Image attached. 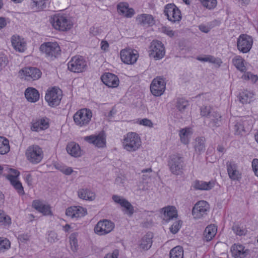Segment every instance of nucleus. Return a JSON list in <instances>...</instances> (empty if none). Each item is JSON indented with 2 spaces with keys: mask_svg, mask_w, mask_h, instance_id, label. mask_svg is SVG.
Returning <instances> with one entry per match:
<instances>
[{
  "mask_svg": "<svg viewBox=\"0 0 258 258\" xmlns=\"http://www.w3.org/2000/svg\"><path fill=\"white\" fill-rule=\"evenodd\" d=\"M90 33L93 36H97L101 33V29L98 27L93 26L90 28Z\"/></svg>",
  "mask_w": 258,
  "mask_h": 258,
  "instance_id": "obj_60",
  "label": "nucleus"
},
{
  "mask_svg": "<svg viewBox=\"0 0 258 258\" xmlns=\"http://www.w3.org/2000/svg\"><path fill=\"white\" fill-rule=\"evenodd\" d=\"M213 110L209 106H203L201 108V114L207 118Z\"/></svg>",
  "mask_w": 258,
  "mask_h": 258,
  "instance_id": "obj_55",
  "label": "nucleus"
},
{
  "mask_svg": "<svg viewBox=\"0 0 258 258\" xmlns=\"http://www.w3.org/2000/svg\"><path fill=\"white\" fill-rule=\"evenodd\" d=\"M205 121L210 126L217 127L220 125L222 121V115L217 111L214 110Z\"/></svg>",
  "mask_w": 258,
  "mask_h": 258,
  "instance_id": "obj_27",
  "label": "nucleus"
},
{
  "mask_svg": "<svg viewBox=\"0 0 258 258\" xmlns=\"http://www.w3.org/2000/svg\"><path fill=\"white\" fill-rule=\"evenodd\" d=\"M92 111L87 108H83L77 111L74 115L75 123L79 127L88 125L92 117Z\"/></svg>",
  "mask_w": 258,
  "mask_h": 258,
  "instance_id": "obj_4",
  "label": "nucleus"
},
{
  "mask_svg": "<svg viewBox=\"0 0 258 258\" xmlns=\"http://www.w3.org/2000/svg\"><path fill=\"white\" fill-rule=\"evenodd\" d=\"M164 14L168 20L172 23L179 22L182 18L180 10L173 4H169L165 6Z\"/></svg>",
  "mask_w": 258,
  "mask_h": 258,
  "instance_id": "obj_9",
  "label": "nucleus"
},
{
  "mask_svg": "<svg viewBox=\"0 0 258 258\" xmlns=\"http://www.w3.org/2000/svg\"><path fill=\"white\" fill-rule=\"evenodd\" d=\"M243 123L242 122H237L234 125V133L236 135H241L244 132Z\"/></svg>",
  "mask_w": 258,
  "mask_h": 258,
  "instance_id": "obj_54",
  "label": "nucleus"
},
{
  "mask_svg": "<svg viewBox=\"0 0 258 258\" xmlns=\"http://www.w3.org/2000/svg\"><path fill=\"white\" fill-rule=\"evenodd\" d=\"M11 247V242L6 238L0 237V253L5 252Z\"/></svg>",
  "mask_w": 258,
  "mask_h": 258,
  "instance_id": "obj_47",
  "label": "nucleus"
},
{
  "mask_svg": "<svg viewBox=\"0 0 258 258\" xmlns=\"http://www.w3.org/2000/svg\"><path fill=\"white\" fill-rule=\"evenodd\" d=\"M11 223L10 217L3 211L0 210V225H9Z\"/></svg>",
  "mask_w": 258,
  "mask_h": 258,
  "instance_id": "obj_51",
  "label": "nucleus"
},
{
  "mask_svg": "<svg viewBox=\"0 0 258 258\" xmlns=\"http://www.w3.org/2000/svg\"><path fill=\"white\" fill-rule=\"evenodd\" d=\"M27 160L33 164H37L41 162L44 157L42 149L38 145H33L27 148L25 151Z\"/></svg>",
  "mask_w": 258,
  "mask_h": 258,
  "instance_id": "obj_3",
  "label": "nucleus"
},
{
  "mask_svg": "<svg viewBox=\"0 0 258 258\" xmlns=\"http://www.w3.org/2000/svg\"><path fill=\"white\" fill-rule=\"evenodd\" d=\"M78 236V233L74 232L72 233L69 237V246L73 252H76L79 249Z\"/></svg>",
  "mask_w": 258,
  "mask_h": 258,
  "instance_id": "obj_37",
  "label": "nucleus"
},
{
  "mask_svg": "<svg viewBox=\"0 0 258 258\" xmlns=\"http://www.w3.org/2000/svg\"><path fill=\"white\" fill-rule=\"evenodd\" d=\"M61 96V90L57 87H52L47 90L45 99L49 106H54L58 105Z\"/></svg>",
  "mask_w": 258,
  "mask_h": 258,
  "instance_id": "obj_13",
  "label": "nucleus"
},
{
  "mask_svg": "<svg viewBox=\"0 0 258 258\" xmlns=\"http://www.w3.org/2000/svg\"><path fill=\"white\" fill-rule=\"evenodd\" d=\"M87 213V209L81 206L70 207L66 211V215L72 218H81L85 216Z\"/></svg>",
  "mask_w": 258,
  "mask_h": 258,
  "instance_id": "obj_23",
  "label": "nucleus"
},
{
  "mask_svg": "<svg viewBox=\"0 0 258 258\" xmlns=\"http://www.w3.org/2000/svg\"><path fill=\"white\" fill-rule=\"evenodd\" d=\"M41 53L48 57H56L60 53L61 50L56 42H47L42 43L39 48Z\"/></svg>",
  "mask_w": 258,
  "mask_h": 258,
  "instance_id": "obj_8",
  "label": "nucleus"
},
{
  "mask_svg": "<svg viewBox=\"0 0 258 258\" xmlns=\"http://www.w3.org/2000/svg\"><path fill=\"white\" fill-rule=\"evenodd\" d=\"M109 44L106 40H102L100 43V49L103 52H107L109 50Z\"/></svg>",
  "mask_w": 258,
  "mask_h": 258,
  "instance_id": "obj_62",
  "label": "nucleus"
},
{
  "mask_svg": "<svg viewBox=\"0 0 258 258\" xmlns=\"http://www.w3.org/2000/svg\"><path fill=\"white\" fill-rule=\"evenodd\" d=\"M101 80L105 85L110 88H116L119 84L118 78L110 73L104 74L101 76Z\"/></svg>",
  "mask_w": 258,
  "mask_h": 258,
  "instance_id": "obj_25",
  "label": "nucleus"
},
{
  "mask_svg": "<svg viewBox=\"0 0 258 258\" xmlns=\"http://www.w3.org/2000/svg\"><path fill=\"white\" fill-rule=\"evenodd\" d=\"M170 170L172 173L179 175L182 173L183 168L182 157L179 154H173L169 161Z\"/></svg>",
  "mask_w": 258,
  "mask_h": 258,
  "instance_id": "obj_15",
  "label": "nucleus"
},
{
  "mask_svg": "<svg viewBox=\"0 0 258 258\" xmlns=\"http://www.w3.org/2000/svg\"><path fill=\"white\" fill-rule=\"evenodd\" d=\"M68 69L75 73H81L84 72L87 67V64L84 59L79 56H75L72 58L68 64Z\"/></svg>",
  "mask_w": 258,
  "mask_h": 258,
  "instance_id": "obj_16",
  "label": "nucleus"
},
{
  "mask_svg": "<svg viewBox=\"0 0 258 258\" xmlns=\"http://www.w3.org/2000/svg\"><path fill=\"white\" fill-rule=\"evenodd\" d=\"M122 148L128 152H135L142 147V142L140 135L135 132L125 134L121 140Z\"/></svg>",
  "mask_w": 258,
  "mask_h": 258,
  "instance_id": "obj_2",
  "label": "nucleus"
},
{
  "mask_svg": "<svg viewBox=\"0 0 258 258\" xmlns=\"http://www.w3.org/2000/svg\"><path fill=\"white\" fill-rule=\"evenodd\" d=\"M163 220L168 222L174 218H177L178 216L177 210L176 208L173 206H167L162 208L160 210Z\"/></svg>",
  "mask_w": 258,
  "mask_h": 258,
  "instance_id": "obj_24",
  "label": "nucleus"
},
{
  "mask_svg": "<svg viewBox=\"0 0 258 258\" xmlns=\"http://www.w3.org/2000/svg\"><path fill=\"white\" fill-rule=\"evenodd\" d=\"M188 106V102L184 99H179L178 100L176 104L177 109L180 112H184Z\"/></svg>",
  "mask_w": 258,
  "mask_h": 258,
  "instance_id": "obj_53",
  "label": "nucleus"
},
{
  "mask_svg": "<svg viewBox=\"0 0 258 258\" xmlns=\"http://www.w3.org/2000/svg\"><path fill=\"white\" fill-rule=\"evenodd\" d=\"M166 83L163 78L157 77L154 79L150 85V90L155 96H160L164 92Z\"/></svg>",
  "mask_w": 258,
  "mask_h": 258,
  "instance_id": "obj_18",
  "label": "nucleus"
},
{
  "mask_svg": "<svg viewBox=\"0 0 258 258\" xmlns=\"http://www.w3.org/2000/svg\"><path fill=\"white\" fill-rule=\"evenodd\" d=\"M153 234L148 233L141 239L139 248L141 251H146L150 249L152 244Z\"/></svg>",
  "mask_w": 258,
  "mask_h": 258,
  "instance_id": "obj_29",
  "label": "nucleus"
},
{
  "mask_svg": "<svg viewBox=\"0 0 258 258\" xmlns=\"http://www.w3.org/2000/svg\"><path fill=\"white\" fill-rule=\"evenodd\" d=\"M252 170L255 175L258 177V159H254L252 162Z\"/></svg>",
  "mask_w": 258,
  "mask_h": 258,
  "instance_id": "obj_63",
  "label": "nucleus"
},
{
  "mask_svg": "<svg viewBox=\"0 0 258 258\" xmlns=\"http://www.w3.org/2000/svg\"><path fill=\"white\" fill-rule=\"evenodd\" d=\"M119 252L117 250H114L111 252L107 253L104 258H118Z\"/></svg>",
  "mask_w": 258,
  "mask_h": 258,
  "instance_id": "obj_64",
  "label": "nucleus"
},
{
  "mask_svg": "<svg viewBox=\"0 0 258 258\" xmlns=\"http://www.w3.org/2000/svg\"><path fill=\"white\" fill-rule=\"evenodd\" d=\"M115 225L112 221L103 219L97 222L94 228L95 234L99 236L105 235L113 231Z\"/></svg>",
  "mask_w": 258,
  "mask_h": 258,
  "instance_id": "obj_14",
  "label": "nucleus"
},
{
  "mask_svg": "<svg viewBox=\"0 0 258 258\" xmlns=\"http://www.w3.org/2000/svg\"><path fill=\"white\" fill-rule=\"evenodd\" d=\"M116 9L118 15L125 18H131L135 15V10L126 2L119 3Z\"/></svg>",
  "mask_w": 258,
  "mask_h": 258,
  "instance_id": "obj_19",
  "label": "nucleus"
},
{
  "mask_svg": "<svg viewBox=\"0 0 258 258\" xmlns=\"http://www.w3.org/2000/svg\"><path fill=\"white\" fill-rule=\"evenodd\" d=\"M8 60L6 55L0 54V72L7 66Z\"/></svg>",
  "mask_w": 258,
  "mask_h": 258,
  "instance_id": "obj_58",
  "label": "nucleus"
},
{
  "mask_svg": "<svg viewBox=\"0 0 258 258\" xmlns=\"http://www.w3.org/2000/svg\"><path fill=\"white\" fill-rule=\"evenodd\" d=\"M192 133V130L190 127H185L180 130L179 136L180 142L184 145L188 144Z\"/></svg>",
  "mask_w": 258,
  "mask_h": 258,
  "instance_id": "obj_34",
  "label": "nucleus"
},
{
  "mask_svg": "<svg viewBox=\"0 0 258 258\" xmlns=\"http://www.w3.org/2000/svg\"><path fill=\"white\" fill-rule=\"evenodd\" d=\"M246 250H244L241 245H234L231 248V252L235 258H243L245 255Z\"/></svg>",
  "mask_w": 258,
  "mask_h": 258,
  "instance_id": "obj_38",
  "label": "nucleus"
},
{
  "mask_svg": "<svg viewBox=\"0 0 258 258\" xmlns=\"http://www.w3.org/2000/svg\"><path fill=\"white\" fill-rule=\"evenodd\" d=\"M49 121L47 118H41L32 123L31 129L34 132H39L48 128Z\"/></svg>",
  "mask_w": 258,
  "mask_h": 258,
  "instance_id": "obj_31",
  "label": "nucleus"
},
{
  "mask_svg": "<svg viewBox=\"0 0 258 258\" xmlns=\"http://www.w3.org/2000/svg\"><path fill=\"white\" fill-rule=\"evenodd\" d=\"M66 150L70 155L75 158L80 157L84 154L83 151L79 144L75 142L68 143L66 147Z\"/></svg>",
  "mask_w": 258,
  "mask_h": 258,
  "instance_id": "obj_26",
  "label": "nucleus"
},
{
  "mask_svg": "<svg viewBox=\"0 0 258 258\" xmlns=\"http://www.w3.org/2000/svg\"><path fill=\"white\" fill-rule=\"evenodd\" d=\"M232 63L238 71L241 72H245L247 70L246 62L241 56H234L232 58Z\"/></svg>",
  "mask_w": 258,
  "mask_h": 258,
  "instance_id": "obj_35",
  "label": "nucleus"
},
{
  "mask_svg": "<svg viewBox=\"0 0 258 258\" xmlns=\"http://www.w3.org/2000/svg\"><path fill=\"white\" fill-rule=\"evenodd\" d=\"M54 167L55 169L59 170L63 174L66 175H70L73 172V170L72 167H68L64 165L55 164L54 165Z\"/></svg>",
  "mask_w": 258,
  "mask_h": 258,
  "instance_id": "obj_46",
  "label": "nucleus"
},
{
  "mask_svg": "<svg viewBox=\"0 0 258 258\" xmlns=\"http://www.w3.org/2000/svg\"><path fill=\"white\" fill-rule=\"evenodd\" d=\"M217 228L214 225H210L208 226L204 231V237L207 241L211 240L216 235L217 233Z\"/></svg>",
  "mask_w": 258,
  "mask_h": 258,
  "instance_id": "obj_41",
  "label": "nucleus"
},
{
  "mask_svg": "<svg viewBox=\"0 0 258 258\" xmlns=\"http://www.w3.org/2000/svg\"><path fill=\"white\" fill-rule=\"evenodd\" d=\"M19 175L20 173L18 171L11 168L9 169V174L7 175L6 177L9 180L18 178Z\"/></svg>",
  "mask_w": 258,
  "mask_h": 258,
  "instance_id": "obj_56",
  "label": "nucleus"
},
{
  "mask_svg": "<svg viewBox=\"0 0 258 258\" xmlns=\"http://www.w3.org/2000/svg\"><path fill=\"white\" fill-rule=\"evenodd\" d=\"M210 209V205L205 201H200L196 203L192 209V215L195 220L202 219L207 214Z\"/></svg>",
  "mask_w": 258,
  "mask_h": 258,
  "instance_id": "obj_10",
  "label": "nucleus"
},
{
  "mask_svg": "<svg viewBox=\"0 0 258 258\" xmlns=\"http://www.w3.org/2000/svg\"><path fill=\"white\" fill-rule=\"evenodd\" d=\"M46 238L47 241L51 243H55L59 240L58 234L53 230L48 231Z\"/></svg>",
  "mask_w": 258,
  "mask_h": 258,
  "instance_id": "obj_50",
  "label": "nucleus"
},
{
  "mask_svg": "<svg viewBox=\"0 0 258 258\" xmlns=\"http://www.w3.org/2000/svg\"><path fill=\"white\" fill-rule=\"evenodd\" d=\"M10 151V145L9 140L4 137L0 136V154L6 155Z\"/></svg>",
  "mask_w": 258,
  "mask_h": 258,
  "instance_id": "obj_39",
  "label": "nucleus"
},
{
  "mask_svg": "<svg viewBox=\"0 0 258 258\" xmlns=\"http://www.w3.org/2000/svg\"><path fill=\"white\" fill-rule=\"evenodd\" d=\"M198 60L203 62H209L218 67L221 66L222 63V61L220 58L215 57L210 55L199 57Z\"/></svg>",
  "mask_w": 258,
  "mask_h": 258,
  "instance_id": "obj_40",
  "label": "nucleus"
},
{
  "mask_svg": "<svg viewBox=\"0 0 258 258\" xmlns=\"http://www.w3.org/2000/svg\"><path fill=\"white\" fill-rule=\"evenodd\" d=\"M214 181H205L196 180L192 183V187L197 190H209L211 189L215 185Z\"/></svg>",
  "mask_w": 258,
  "mask_h": 258,
  "instance_id": "obj_30",
  "label": "nucleus"
},
{
  "mask_svg": "<svg viewBox=\"0 0 258 258\" xmlns=\"http://www.w3.org/2000/svg\"><path fill=\"white\" fill-rule=\"evenodd\" d=\"M181 227V224L179 221H176L174 222L171 227L170 228V230L171 232L173 234L176 233L179 230Z\"/></svg>",
  "mask_w": 258,
  "mask_h": 258,
  "instance_id": "obj_59",
  "label": "nucleus"
},
{
  "mask_svg": "<svg viewBox=\"0 0 258 258\" xmlns=\"http://www.w3.org/2000/svg\"><path fill=\"white\" fill-rule=\"evenodd\" d=\"M19 75L22 79L27 81L36 80L40 78V71L35 68H24L20 70Z\"/></svg>",
  "mask_w": 258,
  "mask_h": 258,
  "instance_id": "obj_17",
  "label": "nucleus"
},
{
  "mask_svg": "<svg viewBox=\"0 0 258 258\" xmlns=\"http://www.w3.org/2000/svg\"><path fill=\"white\" fill-rule=\"evenodd\" d=\"M253 38L249 35L242 34L237 39V48L243 53L250 51L253 45Z\"/></svg>",
  "mask_w": 258,
  "mask_h": 258,
  "instance_id": "obj_12",
  "label": "nucleus"
},
{
  "mask_svg": "<svg viewBox=\"0 0 258 258\" xmlns=\"http://www.w3.org/2000/svg\"><path fill=\"white\" fill-rule=\"evenodd\" d=\"M12 47L17 52L22 53L26 49V42L24 39L18 35H13L11 38Z\"/></svg>",
  "mask_w": 258,
  "mask_h": 258,
  "instance_id": "obj_22",
  "label": "nucleus"
},
{
  "mask_svg": "<svg viewBox=\"0 0 258 258\" xmlns=\"http://www.w3.org/2000/svg\"><path fill=\"white\" fill-rule=\"evenodd\" d=\"M161 31L168 36L169 37H172L173 36H175L177 35V33L175 31H173L170 28H168L167 27H163L161 28Z\"/></svg>",
  "mask_w": 258,
  "mask_h": 258,
  "instance_id": "obj_57",
  "label": "nucleus"
},
{
  "mask_svg": "<svg viewBox=\"0 0 258 258\" xmlns=\"http://www.w3.org/2000/svg\"><path fill=\"white\" fill-rule=\"evenodd\" d=\"M9 181L20 195L23 196L25 194L24 188L18 178L9 180Z\"/></svg>",
  "mask_w": 258,
  "mask_h": 258,
  "instance_id": "obj_45",
  "label": "nucleus"
},
{
  "mask_svg": "<svg viewBox=\"0 0 258 258\" xmlns=\"http://www.w3.org/2000/svg\"><path fill=\"white\" fill-rule=\"evenodd\" d=\"M48 0H31V7L36 11H40L46 8Z\"/></svg>",
  "mask_w": 258,
  "mask_h": 258,
  "instance_id": "obj_42",
  "label": "nucleus"
},
{
  "mask_svg": "<svg viewBox=\"0 0 258 258\" xmlns=\"http://www.w3.org/2000/svg\"><path fill=\"white\" fill-rule=\"evenodd\" d=\"M137 23L142 27H149L154 25L155 23L154 17L149 14H140L136 17Z\"/></svg>",
  "mask_w": 258,
  "mask_h": 258,
  "instance_id": "obj_21",
  "label": "nucleus"
},
{
  "mask_svg": "<svg viewBox=\"0 0 258 258\" xmlns=\"http://www.w3.org/2000/svg\"><path fill=\"white\" fill-rule=\"evenodd\" d=\"M244 73L241 76L242 80L245 81H249L252 83H256L258 80V76L254 75L249 72H244Z\"/></svg>",
  "mask_w": 258,
  "mask_h": 258,
  "instance_id": "obj_48",
  "label": "nucleus"
},
{
  "mask_svg": "<svg viewBox=\"0 0 258 258\" xmlns=\"http://www.w3.org/2000/svg\"><path fill=\"white\" fill-rule=\"evenodd\" d=\"M254 96V92L246 89L239 93L238 99L240 102L243 104H249L253 101Z\"/></svg>",
  "mask_w": 258,
  "mask_h": 258,
  "instance_id": "obj_28",
  "label": "nucleus"
},
{
  "mask_svg": "<svg viewBox=\"0 0 258 258\" xmlns=\"http://www.w3.org/2000/svg\"><path fill=\"white\" fill-rule=\"evenodd\" d=\"M32 206L43 216H51L53 215L50 206L42 201L39 200L33 201Z\"/></svg>",
  "mask_w": 258,
  "mask_h": 258,
  "instance_id": "obj_20",
  "label": "nucleus"
},
{
  "mask_svg": "<svg viewBox=\"0 0 258 258\" xmlns=\"http://www.w3.org/2000/svg\"><path fill=\"white\" fill-rule=\"evenodd\" d=\"M112 199L115 204L120 206L124 215L131 217L135 213V207L123 197L114 195L112 196Z\"/></svg>",
  "mask_w": 258,
  "mask_h": 258,
  "instance_id": "obj_7",
  "label": "nucleus"
},
{
  "mask_svg": "<svg viewBox=\"0 0 258 258\" xmlns=\"http://www.w3.org/2000/svg\"><path fill=\"white\" fill-rule=\"evenodd\" d=\"M233 230L234 232L238 235H242L245 233V230L241 228L238 225H235L233 227Z\"/></svg>",
  "mask_w": 258,
  "mask_h": 258,
  "instance_id": "obj_61",
  "label": "nucleus"
},
{
  "mask_svg": "<svg viewBox=\"0 0 258 258\" xmlns=\"http://www.w3.org/2000/svg\"><path fill=\"white\" fill-rule=\"evenodd\" d=\"M202 5L205 8L212 10L214 9L217 4L216 0H200Z\"/></svg>",
  "mask_w": 258,
  "mask_h": 258,
  "instance_id": "obj_52",
  "label": "nucleus"
},
{
  "mask_svg": "<svg viewBox=\"0 0 258 258\" xmlns=\"http://www.w3.org/2000/svg\"><path fill=\"white\" fill-rule=\"evenodd\" d=\"M136 123L140 125L149 128H152L154 127V123L153 121L147 118H139L137 120Z\"/></svg>",
  "mask_w": 258,
  "mask_h": 258,
  "instance_id": "obj_49",
  "label": "nucleus"
},
{
  "mask_svg": "<svg viewBox=\"0 0 258 258\" xmlns=\"http://www.w3.org/2000/svg\"><path fill=\"white\" fill-rule=\"evenodd\" d=\"M205 140L204 138H198L195 140L194 148L197 153L200 154L205 150Z\"/></svg>",
  "mask_w": 258,
  "mask_h": 258,
  "instance_id": "obj_43",
  "label": "nucleus"
},
{
  "mask_svg": "<svg viewBox=\"0 0 258 258\" xmlns=\"http://www.w3.org/2000/svg\"><path fill=\"white\" fill-rule=\"evenodd\" d=\"M227 169L229 177L232 180H237L241 178V174L235 164L232 162L227 163Z\"/></svg>",
  "mask_w": 258,
  "mask_h": 258,
  "instance_id": "obj_33",
  "label": "nucleus"
},
{
  "mask_svg": "<svg viewBox=\"0 0 258 258\" xmlns=\"http://www.w3.org/2000/svg\"><path fill=\"white\" fill-rule=\"evenodd\" d=\"M25 95L27 100L30 102H35L39 99L38 91L34 88H28L25 90Z\"/></svg>",
  "mask_w": 258,
  "mask_h": 258,
  "instance_id": "obj_36",
  "label": "nucleus"
},
{
  "mask_svg": "<svg viewBox=\"0 0 258 258\" xmlns=\"http://www.w3.org/2000/svg\"><path fill=\"white\" fill-rule=\"evenodd\" d=\"M50 23L54 29L61 32L70 31L74 25L72 17L62 14H56L51 16Z\"/></svg>",
  "mask_w": 258,
  "mask_h": 258,
  "instance_id": "obj_1",
  "label": "nucleus"
},
{
  "mask_svg": "<svg viewBox=\"0 0 258 258\" xmlns=\"http://www.w3.org/2000/svg\"><path fill=\"white\" fill-rule=\"evenodd\" d=\"M84 140L96 148L104 149L106 147V134L104 131L98 134L86 136Z\"/></svg>",
  "mask_w": 258,
  "mask_h": 258,
  "instance_id": "obj_11",
  "label": "nucleus"
},
{
  "mask_svg": "<svg viewBox=\"0 0 258 258\" xmlns=\"http://www.w3.org/2000/svg\"><path fill=\"white\" fill-rule=\"evenodd\" d=\"M170 258H183V249L182 247L177 246L170 251Z\"/></svg>",
  "mask_w": 258,
  "mask_h": 258,
  "instance_id": "obj_44",
  "label": "nucleus"
},
{
  "mask_svg": "<svg viewBox=\"0 0 258 258\" xmlns=\"http://www.w3.org/2000/svg\"><path fill=\"white\" fill-rule=\"evenodd\" d=\"M165 54V48L163 44L160 41L153 40L149 48V55L155 60L162 59Z\"/></svg>",
  "mask_w": 258,
  "mask_h": 258,
  "instance_id": "obj_6",
  "label": "nucleus"
},
{
  "mask_svg": "<svg viewBox=\"0 0 258 258\" xmlns=\"http://www.w3.org/2000/svg\"><path fill=\"white\" fill-rule=\"evenodd\" d=\"M120 58L122 62L127 65L135 64L139 57L138 51L130 47L121 49L119 53Z\"/></svg>",
  "mask_w": 258,
  "mask_h": 258,
  "instance_id": "obj_5",
  "label": "nucleus"
},
{
  "mask_svg": "<svg viewBox=\"0 0 258 258\" xmlns=\"http://www.w3.org/2000/svg\"><path fill=\"white\" fill-rule=\"evenodd\" d=\"M78 197L86 201H92L96 198V194L90 189L87 188H81L77 191Z\"/></svg>",
  "mask_w": 258,
  "mask_h": 258,
  "instance_id": "obj_32",
  "label": "nucleus"
}]
</instances>
